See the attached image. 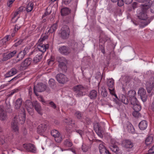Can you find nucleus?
I'll return each instance as SVG.
<instances>
[{
  "mask_svg": "<svg viewBox=\"0 0 154 154\" xmlns=\"http://www.w3.org/2000/svg\"><path fill=\"white\" fill-rule=\"evenodd\" d=\"M70 34V30L68 26L64 25L61 28L58 35L60 38L63 40L68 39Z\"/></svg>",
  "mask_w": 154,
  "mask_h": 154,
  "instance_id": "obj_1",
  "label": "nucleus"
},
{
  "mask_svg": "<svg viewBox=\"0 0 154 154\" xmlns=\"http://www.w3.org/2000/svg\"><path fill=\"white\" fill-rule=\"evenodd\" d=\"M147 10H144L143 11V9L141 8V11L139 14L138 16L139 19L143 20L142 22L144 24L145 26L149 24L152 20L151 18H149L146 14Z\"/></svg>",
  "mask_w": 154,
  "mask_h": 154,
  "instance_id": "obj_2",
  "label": "nucleus"
},
{
  "mask_svg": "<svg viewBox=\"0 0 154 154\" xmlns=\"http://www.w3.org/2000/svg\"><path fill=\"white\" fill-rule=\"evenodd\" d=\"M47 88L46 85L42 83H38L34 87V92L36 96H38V92H42L45 90Z\"/></svg>",
  "mask_w": 154,
  "mask_h": 154,
  "instance_id": "obj_3",
  "label": "nucleus"
},
{
  "mask_svg": "<svg viewBox=\"0 0 154 154\" xmlns=\"http://www.w3.org/2000/svg\"><path fill=\"white\" fill-rule=\"evenodd\" d=\"M140 2L143 3L141 5V8L143 9V11L147 10L154 5V1H152L150 0H141Z\"/></svg>",
  "mask_w": 154,
  "mask_h": 154,
  "instance_id": "obj_4",
  "label": "nucleus"
},
{
  "mask_svg": "<svg viewBox=\"0 0 154 154\" xmlns=\"http://www.w3.org/2000/svg\"><path fill=\"white\" fill-rule=\"evenodd\" d=\"M85 89V88L81 85H77L73 87V90L77 93L76 96L78 97L82 96L84 95L83 91Z\"/></svg>",
  "mask_w": 154,
  "mask_h": 154,
  "instance_id": "obj_5",
  "label": "nucleus"
},
{
  "mask_svg": "<svg viewBox=\"0 0 154 154\" xmlns=\"http://www.w3.org/2000/svg\"><path fill=\"white\" fill-rule=\"evenodd\" d=\"M48 44L45 45L41 43L38 45L37 49H35L33 51H37L38 53H42L43 54V53L46 51V49L48 48Z\"/></svg>",
  "mask_w": 154,
  "mask_h": 154,
  "instance_id": "obj_6",
  "label": "nucleus"
},
{
  "mask_svg": "<svg viewBox=\"0 0 154 154\" xmlns=\"http://www.w3.org/2000/svg\"><path fill=\"white\" fill-rule=\"evenodd\" d=\"M56 78L57 81L62 84H64L68 81V79L66 76L62 73L57 74Z\"/></svg>",
  "mask_w": 154,
  "mask_h": 154,
  "instance_id": "obj_7",
  "label": "nucleus"
},
{
  "mask_svg": "<svg viewBox=\"0 0 154 154\" xmlns=\"http://www.w3.org/2000/svg\"><path fill=\"white\" fill-rule=\"evenodd\" d=\"M138 94L140 96L143 102H146L147 99V95L146 94L145 90L143 88H140L138 92Z\"/></svg>",
  "mask_w": 154,
  "mask_h": 154,
  "instance_id": "obj_8",
  "label": "nucleus"
},
{
  "mask_svg": "<svg viewBox=\"0 0 154 154\" xmlns=\"http://www.w3.org/2000/svg\"><path fill=\"white\" fill-rule=\"evenodd\" d=\"M154 87V77L150 78L146 83V89L147 92L150 93Z\"/></svg>",
  "mask_w": 154,
  "mask_h": 154,
  "instance_id": "obj_9",
  "label": "nucleus"
},
{
  "mask_svg": "<svg viewBox=\"0 0 154 154\" xmlns=\"http://www.w3.org/2000/svg\"><path fill=\"white\" fill-rule=\"evenodd\" d=\"M58 51L61 54L64 55H67L71 53L69 48L66 46H63L60 47L58 49Z\"/></svg>",
  "mask_w": 154,
  "mask_h": 154,
  "instance_id": "obj_10",
  "label": "nucleus"
},
{
  "mask_svg": "<svg viewBox=\"0 0 154 154\" xmlns=\"http://www.w3.org/2000/svg\"><path fill=\"white\" fill-rule=\"evenodd\" d=\"M51 135L55 138V141L58 143L60 142L62 140V138L60 136V133L57 131L54 130L51 132Z\"/></svg>",
  "mask_w": 154,
  "mask_h": 154,
  "instance_id": "obj_11",
  "label": "nucleus"
},
{
  "mask_svg": "<svg viewBox=\"0 0 154 154\" xmlns=\"http://www.w3.org/2000/svg\"><path fill=\"white\" fill-rule=\"evenodd\" d=\"M26 107L29 113L32 114L33 111V102H31L29 100H27L25 102Z\"/></svg>",
  "mask_w": 154,
  "mask_h": 154,
  "instance_id": "obj_12",
  "label": "nucleus"
},
{
  "mask_svg": "<svg viewBox=\"0 0 154 154\" xmlns=\"http://www.w3.org/2000/svg\"><path fill=\"white\" fill-rule=\"evenodd\" d=\"M31 54L36 55L33 59V62L35 63L40 62L43 57V53H38L37 51H32L31 52Z\"/></svg>",
  "mask_w": 154,
  "mask_h": 154,
  "instance_id": "obj_13",
  "label": "nucleus"
},
{
  "mask_svg": "<svg viewBox=\"0 0 154 154\" xmlns=\"http://www.w3.org/2000/svg\"><path fill=\"white\" fill-rule=\"evenodd\" d=\"M94 129L97 135L101 138H102L104 131L102 129L98 124H97L96 125H95V126L94 127Z\"/></svg>",
  "mask_w": 154,
  "mask_h": 154,
  "instance_id": "obj_14",
  "label": "nucleus"
},
{
  "mask_svg": "<svg viewBox=\"0 0 154 154\" xmlns=\"http://www.w3.org/2000/svg\"><path fill=\"white\" fill-rule=\"evenodd\" d=\"M24 148L28 151L32 152H36V148L34 145L31 143L28 144H24L23 145Z\"/></svg>",
  "mask_w": 154,
  "mask_h": 154,
  "instance_id": "obj_15",
  "label": "nucleus"
},
{
  "mask_svg": "<svg viewBox=\"0 0 154 154\" xmlns=\"http://www.w3.org/2000/svg\"><path fill=\"white\" fill-rule=\"evenodd\" d=\"M122 144L124 147L127 149H131L134 146L133 142L129 140H125Z\"/></svg>",
  "mask_w": 154,
  "mask_h": 154,
  "instance_id": "obj_16",
  "label": "nucleus"
},
{
  "mask_svg": "<svg viewBox=\"0 0 154 154\" xmlns=\"http://www.w3.org/2000/svg\"><path fill=\"white\" fill-rule=\"evenodd\" d=\"M47 128V125L45 124H42L39 125L37 129L38 133L41 134L43 135V133L46 131Z\"/></svg>",
  "mask_w": 154,
  "mask_h": 154,
  "instance_id": "obj_17",
  "label": "nucleus"
},
{
  "mask_svg": "<svg viewBox=\"0 0 154 154\" xmlns=\"http://www.w3.org/2000/svg\"><path fill=\"white\" fill-rule=\"evenodd\" d=\"M18 117V116H17L14 117L11 123V128L15 132L17 131L18 130L17 126Z\"/></svg>",
  "mask_w": 154,
  "mask_h": 154,
  "instance_id": "obj_18",
  "label": "nucleus"
},
{
  "mask_svg": "<svg viewBox=\"0 0 154 154\" xmlns=\"http://www.w3.org/2000/svg\"><path fill=\"white\" fill-rule=\"evenodd\" d=\"M16 53L17 51L14 50L6 55L5 54L3 56V57L2 60L3 61L7 60H8L13 57Z\"/></svg>",
  "mask_w": 154,
  "mask_h": 154,
  "instance_id": "obj_19",
  "label": "nucleus"
},
{
  "mask_svg": "<svg viewBox=\"0 0 154 154\" xmlns=\"http://www.w3.org/2000/svg\"><path fill=\"white\" fill-rule=\"evenodd\" d=\"M33 107L37 112L41 115H42V108L40 104L36 101H33Z\"/></svg>",
  "mask_w": 154,
  "mask_h": 154,
  "instance_id": "obj_20",
  "label": "nucleus"
},
{
  "mask_svg": "<svg viewBox=\"0 0 154 154\" xmlns=\"http://www.w3.org/2000/svg\"><path fill=\"white\" fill-rule=\"evenodd\" d=\"M32 60V59L31 58L26 59L21 63L20 66L21 67H22L23 69H25L27 67L31 64Z\"/></svg>",
  "mask_w": 154,
  "mask_h": 154,
  "instance_id": "obj_21",
  "label": "nucleus"
},
{
  "mask_svg": "<svg viewBox=\"0 0 154 154\" xmlns=\"http://www.w3.org/2000/svg\"><path fill=\"white\" fill-rule=\"evenodd\" d=\"M110 149L116 154H122V152L119 148L116 145L112 144L110 146Z\"/></svg>",
  "mask_w": 154,
  "mask_h": 154,
  "instance_id": "obj_22",
  "label": "nucleus"
},
{
  "mask_svg": "<svg viewBox=\"0 0 154 154\" xmlns=\"http://www.w3.org/2000/svg\"><path fill=\"white\" fill-rule=\"evenodd\" d=\"M99 148L101 154H111L104 146L103 143L99 144Z\"/></svg>",
  "mask_w": 154,
  "mask_h": 154,
  "instance_id": "obj_23",
  "label": "nucleus"
},
{
  "mask_svg": "<svg viewBox=\"0 0 154 154\" xmlns=\"http://www.w3.org/2000/svg\"><path fill=\"white\" fill-rule=\"evenodd\" d=\"M69 46L73 51H76L78 49V44L77 42L74 40H71L69 42Z\"/></svg>",
  "mask_w": 154,
  "mask_h": 154,
  "instance_id": "obj_24",
  "label": "nucleus"
},
{
  "mask_svg": "<svg viewBox=\"0 0 154 154\" xmlns=\"http://www.w3.org/2000/svg\"><path fill=\"white\" fill-rule=\"evenodd\" d=\"M147 127V122L145 120H143L140 122L139 124V127L141 130H145Z\"/></svg>",
  "mask_w": 154,
  "mask_h": 154,
  "instance_id": "obj_25",
  "label": "nucleus"
},
{
  "mask_svg": "<svg viewBox=\"0 0 154 154\" xmlns=\"http://www.w3.org/2000/svg\"><path fill=\"white\" fill-rule=\"evenodd\" d=\"M7 116L6 112L0 106V119L2 120H5L7 119Z\"/></svg>",
  "mask_w": 154,
  "mask_h": 154,
  "instance_id": "obj_26",
  "label": "nucleus"
},
{
  "mask_svg": "<svg viewBox=\"0 0 154 154\" xmlns=\"http://www.w3.org/2000/svg\"><path fill=\"white\" fill-rule=\"evenodd\" d=\"M17 72V70L15 68H12L6 74L7 77L11 76L15 74Z\"/></svg>",
  "mask_w": 154,
  "mask_h": 154,
  "instance_id": "obj_27",
  "label": "nucleus"
},
{
  "mask_svg": "<svg viewBox=\"0 0 154 154\" xmlns=\"http://www.w3.org/2000/svg\"><path fill=\"white\" fill-rule=\"evenodd\" d=\"M97 94V93L96 91L92 90L90 91L88 96L91 99H94L96 98Z\"/></svg>",
  "mask_w": 154,
  "mask_h": 154,
  "instance_id": "obj_28",
  "label": "nucleus"
},
{
  "mask_svg": "<svg viewBox=\"0 0 154 154\" xmlns=\"http://www.w3.org/2000/svg\"><path fill=\"white\" fill-rule=\"evenodd\" d=\"M70 10L68 8H63L61 10V15L64 16L68 14L70 12Z\"/></svg>",
  "mask_w": 154,
  "mask_h": 154,
  "instance_id": "obj_29",
  "label": "nucleus"
},
{
  "mask_svg": "<svg viewBox=\"0 0 154 154\" xmlns=\"http://www.w3.org/2000/svg\"><path fill=\"white\" fill-rule=\"evenodd\" d=\"M126 125V129L128 132L132 133L134 131V128L131 123L127 122Z\"/></svg>",
  "mask_w": 154,
  "mask_h": 154,
  "instance_id": "obj_30",
  "label": "nucleus"
},
{
  "mask_svg": "<svg viewBox=\"0 0 154 154\" xmlns=\"http://www.w3.org/2000/svg\"><path fill=\"white\" fill-rule=\"evenodd\" d=\"M22 100L21 98H18L16 101L14 108L15 109H18L22 105Z\"/></svg>",
  "mask_w": 154,
  "mask_h": 154,
  "instance_id": "obj_31",
  "label": "nucleus"
},
{
  "mask_svg": "<svg viewBox=\"0 0 154 154\" xmlns=\"http://www.w3.org/2000/svg\"><path fill=\"white\" fill-rule=\"evenodd\" d=\"M114 80L112 79H109L107 81L106 84L109 89L113 88L114 87Z\"/></svg>",
  "mask_w": 154,
  "mask_h": 154,
  "instance_id": "obj_32",
  "label": "nucleus"
},
{
  "mask_svg": "<svg viewBox=\"0 0 154 154\" xmlns=\"http://www.w3.org/2000/svg\"><path fill=\"white\" fill-rule=\"evenodd\" d=\"M127 94L129 99L136 97L137 95V94L135 91L132 90L129 91L127 93Z\"/></svg>",
  "mask_w": 154,
  "mask_h": 154,
  "instance_id": "obj_33",
  "label": "nucleus"
},
{
  "mask_svg": "<svg viewBox=\"0 0 154 154\" xmlns=\"http://www.w3.org/2000/svg\"><path fill=\"white\" fill-rule=\"evenodd\" d=\"M25 56L24 54L23 53L22 51H20L17 56V59L16 60V62L17 63L21 60Z\"/></svg>",
  "mask_w": 154,
  "mask_h": 154,
  "instance_id": "obj_34",
  "label": "nucleus"
},
{
  "mask_svg": "<svg viewBox=\"0 0 154 154\" xmlns=\"http://www.w3.org/2000/svg\"><path fill=\"white\" fill-rule=\"evenodd\" d=\"M133 109L134 111H140L141 109V106L139 102L138 103L135 104L133 105Z\"/></svg>",
  "mask_w": 154,
  "mask_h": 154,
  "instance_id": "obj_35",
  "label": "nucleus"
},
{
  "mask_svg": "<svg viewBox=\"0 0 154 154\" xmlns=\"http://www.w3.org/2000/svg\"><path fill=\"white\" fill-rule=\"evenodd\" d=\"M66 63H59V67L64 72H66L67 70Z\"/></svg>",
  "mask_w": 154,
  "mask_h": 154,
  "instance_id": "obj_36",
  "label": "nucleus"
},
{
  "mask_svg": "<svg viewBox=\"0 0 154 154\" xmlns=\"http://www.w3.org/2000/svg\"><path fill=\"white\" fill-rule=\"evenodd\" d=\"M153 140V137L152 136H148L145 140V143L146 145H149L152 142Z\"/></svg>",
  "mask_w": 154,
  "mask_h": 154,
  "instance_id": "obj_37",
  "label": "nucleus"
},
{
  "mask_svg": "<svg viewBox=\"0 0 154 154\" xmlns=\"http://www.w3.org/2000/svg\"><path fill=\"white\" fill-rule=\"evenodd\" d=\"M101 94L103 97H106L107 96V93L106 89L104 87H102L101 88Z\"/></svg>",
  "mask_w": 154,
  "mask_h": 154,
  "instance_id": "obj_38",
  "label": "nucleus"
},
{
  "mask_svg": "<svg viewBox=\"0 0 154 154\" xmlns=\"http://www.w3.org/2000/svg\"><path fill=\"white\" fill-rule=\"evenodd\" d=\"M63 121L64 122L66 123L67 125H71L75 124L74 122L71 119L69 118L65 119Z\"/></svg>",
  "mask_w": 154,
  "mask_h": 154,
  "instance_id": "obj_39",
  "label": "nucleus"
},
{
  "mask_svg": "<svg viewBox=\"0 0 154 154\" xmlns=\"http://www.w3.org/2000/svg\"><path fill=\"white\" fill-rule=\"evenodd\" d=\"M33 8V4L32 3H29L28 5L27 6L26 8V11L27 12H29L31 11Z\"/></svg>",
  "mask_w": 154,
  "mask_h": 154,
  "instance_id": "obj_40",
  "label": "nucleus"
},
{
  "mask_svg": "<svg viewBox=\"0 0 154 154\" xmlns=\"http://www.w3.org/2000/svg\"><path fill=\"white\" fill-rule=\"evenodd\" d=\"M64 144L67 147H71L73 145L72 141L69 139H66L64 141Z\"/></svg>",
  "mask_w": 154,
  "mask_h": 154,
  "instance_id": "obj_41",
  "label": "nucleus"
},
{
  "mask_svg": "<svg viewBox=\"0 0 154 154\" xmlns=\"http://www.w3.org/2000/svg\"><path fill=\"white\" fill-rule=\"evenodd\" d=\"M57 28V26L55 25H53L51 26L50 28L48 30V32L50 33H53L55 32Z\"/></svg>",
  "mask_w": 154,
  "mask_h": 154,
  "instance_id": "obj_42",
  "label": "nucleus"
},
{
  "mask_svg": "<svg viewBox=\"0 0 154 154\" xmlns=\"http://www.w3.org/2000/svg\"><path fill=\"white\" fill-rule=\"evenodd\" d=\"M129 100L131 103L133 105L139 102L136 97L130 98Z\"/></svg>",
  "mask_w": 154,
  "mask_h": 154,
  "instance_id": "obj_43",
  "label": "nucleus"
},
{
  "mask_svg": "<svg viewBox=\"0 0 154 154\" xmlns=\"http://www.w3.org/2000/svg\"><path fill=\"white\" fill-rule=\"evenodd\" d=\"M57 61L59 63H67V60L66 59L63 57H59L57 58Z\"/></svg>",
  "mask_w": 154,
  "mask_h": 154,
  "instance_id": "obj_44",
  "label": "nucleus"
},
{
  "mask_svg": "<svg viewBox=\"0 0 154 154\" xmlns=\"http://www.w3.org/2000/svg\"><path fill=\"white\" fill-rule=\"evenodd\" d=\"M48 83L50 87H52L54 86L55 84V80L53 79H51L49 81Z\"/></svg>",
  "mask_w": 154,
  "mask_h": 154,
  "instance_id": "obj_45",
  "label": "nucleus"
},
{
  "mask_svg": "<svg viewBox=\"0 0 154 154\" xmlns=\"http://www.w3.org/2000/svg\"><path fill=\"white\" fill-rule=\"evenodd\" d=\"M122 103L125 104H128L129 102L128 99L125 96L122 97Z\"/></svg>",
  "mask_w": 154,
  "mask_h": 154,
  "instance_id": "obj_46",
  "label": "nucleus"
},
{
  "mask_svg": "<svg viewBox=\"0 0 154 154\" xmlns=\"http://www.w3.org/2000/svg\"><path fill=\"white\" fill-rule=\"evenodd\" d=\"M46 104L54 109H55L56 108L57 106L56 105L53 101H50L48 103H47Z\"/></svg>",
  "mask_w": 154,
  "mask_h": 154,
  "instance_id": "obj_47",
  "label": "nucleus"
},
{
  "mask_svg": "<svg viewBox=\"0 0 154 154\" xmlns=\"http://www.w3.org/2000/svg\"><path fill=\"white\" fill-rule=\"evenodd\" d=\"M139 111H134L132 113L133 116L135 117H139L141 116V115Z\"/></svg>",
  "mask_w": 154,
  "mask_h": 154,
  "instance_id": "obj_48",
  "label": "nucleus"
},
{
  "mask_svg": "<svg viewBox=\"0 0 154 154\" xmlns=\"http://www.w3.org/2000/svg\"><path fill=\"white\" fill-rule=\"evenodd\" d=\"M109 91L110 92V94L115 96V97L116 98H117V95L115 94V92H114V88H111L110 89H109Z\"/></svg>",
  "mask_w": 154,
  "mask_h": 154,
  "instance_id": "obj_49",
  "label": "nucleus"
},
{
  "mask_svg": "<svg viewBox=\"0 0 154 154\" xmlns=\"http://www.w3.org/2000/svg\"><path fill=\"white\" fill-rule=\"evenodd\" d=\"M88 147L86 145L84 144L82 145V149L84 152H86L88 151Z\"/></svg>",
  "mask_w": 154,
  "mask_h": 154,
  "instance_id": "obj_50",
  "label": "nucleus"
},
{
  "mask_svg": "<svg viewBox=\"0 0 154 154\" xmlns=\"http://www.w3.org/2000/svg\"><path fill=\"white\" fill-rule=\"evenodd\" d=\"M75 131L77 133L79 134L81 137H82V135L84 134V131L80 129H75Z\"/></svg>",
  "mask_w": 154,
  "mask_h": 154,
  "instance_id": "obj_51",
  "label": "nucleus"
},
{
  "mask_svg": "<svg viewBox=\"0 0 154 154\" xmlns=\"http://www.w3.org/2000/svg\"><path fill=\"white\" fill-rule=\"evenodd\" d=\"M15 1V0H8L7 2L8 6L9 7H11L13 3Z\"/></svg>",
  "mask_w": 154,
  "mask_h": 154,
  "instance_id": "obj_52",
  "label": "nucleus"
},
{
  "mask_svg": "<svg viewBox=\"0 0 154 154\" xmlns=\"http://www.w3.org/2000/svg\"><path fill=\"white\" fill-rule=\"evenodd\" d=\"M75 116L78 119H80L82 116V114L81 112L79 111H76L75 113Z\"/></svg>",
  "mask_w": 154,
  "mask_h": 154,
  "instance_id": "obj_53",
  "label": "nucleus"
},
{
  "mask_svg": "<svg viewBox=\"0 0 154 154\" xmlns=\"http://www.w3.org/2000/svg\"><path fill=\"white\" fill-rule=\"evenodd\" d=\"M100 36L102 38H103L105 39L106 41H107L108 39H109V38L108 37L107 35H105L102 32L100 35Z\"/></svg>",
  "mask_w": 154,
  "mask_h": 154,
  "instance_id": "obj_54",
  "label": "nucleus"
},
{
  "mask_svg": "<svg viewBox=\"0 0 154 154\" xmlns=\"http://www.w3.org/2000/svg\"><path fill=\"white\" fill-rule=\"evenodd\" d=\"M48 8H47L46 9V11L44 14L43 15L42 17L43 18L45 17L46 16L50 14L51 13V11H50L49 12H48Z\"/></svg>",
  "mask_w": 154,
  "mask_h": 154,
  "instance_id": "obj_55",
  "label": "nucleus"
},
{
  "mask_svg": "<svg viewBox=\"0 0 154 154\" xmlns=\"http://www.w3.org/2000/svg\"><path fill=\"white\" fill-rule=\"evenodd\" d=\"M117 4L119 6H122L124 5V1L123 0H118Z\"/></svg>",
  "mask_w": 154,
  "mask_h": 154,
  "instance_id": "obj_56",
  "label": "nucleus"
},
{
  "mask_svg": "<svg viewBox=\"0 0 154 154\" xmlns=\"http://www.w3.org/2000/svg\"><path fill=\"white\" fill-rule=\"evenodd\" d=\"M29 49L28 48H25L24 50L22 51V53L25 55L29 51Z\"/></svg>",
  "mask_w": 154,
  "mask_h": 154,
  "instance_id": "obj_57",
  "label": "nucleus"
},
{
  "mask_svg": "<svg viewBox=\"0 0 154 154\" xmlns=\"http://www.w3.org/2000/svg\"><path fill=\"white\" fill-rule=\"evenodd\" d=\"M99 47L101 51L103 54L105 53V51L104 49V46H103L102 45L99 44Z\"/></svg>",
  "mask_w": 154,
  "mask_h": 154,
  "instance_id": "obj_58",
  "label": "nucleus"
},
{
  "mask_svg": "<svg viewBox=\"0 0 154 154\" xmlns=\"http://www.w3.org/2000/svg\"><path fill=\"white\" fill-rule=\"evenodd\" d=\"M6 43L3 39L0 40V47L5 45Z\"/></svg>",
  "mask_w": 154,
  "mask_h": 154,
  "instance_id": "obj_59",
  "label": "nucleus"
},
{
  "mask_svg": "<svg viewBox=\"0 0 154 154\" xmlns=\"http://www.w3.org/2000/svg\"><path fill=\"white\" fill-rule=\"evenodd\" d=\"M148 153L151 154L154 153V145L148 150Z\"/></svg>",
  "mask_w": 154,
  "mask_h": 154,
  "instance_id": "obj_60",
  "label": "nucleus"
},
{
  "mask_svg": "<svg viewBox=\"0 0 154 154\" xmlns=\"http://www.w3.org/2000/svg\"><path fill=\"white\" fill-rule=\"evenodd\" d=\"M10 35H7L4 38H3V39L6 42H7L9 41L10 39Z\"/></svg>",
  "mask_w": 154,
  "mask_h": 154,
  "instance_id": "obj_61",
  "label": "nucleus"
},
{
  "mask_svg": "<svg viewBox=\"0 0 154 154\" xmlns=\"http://www.w3.org/2000/svg\"><path fill=\"white\" fill-rule=\"evenodd\" d=\"M137 3L136 2H134L132 4V6L134 9L137 7Z\"/></svg>",
  "mask_w": 154,
  "mask_h": 154,
  "instance_id": "obj_62",
  "label": "nucleus"
},
{
  "mask_svg": "<svg viewBox=\"0 0 154 154\" xmlns=\"http://www.w3.org/2000/svg\"><path fill=\"white\" fill-rule=\"evenodd\" d=\"M133 0H125V2L126 4H129L131 3Z\"/></svg>",
  "mask_w": 154,
  "mask_h": 154,
  "instance_id": "obj_63",
  "label": "nucleus"
},
{
  "mask_svg": "<svg viewBox=\"0 0 154 154\" xmlns=\"http://www.w3.org/2000/svg\"><path fill=\"white\" fill-rule=\"evenodd\" d=\"M18 91V89L13 90L11 92V93L10 94V95H13L16 92H17Z\"/></svg>",
  "mask_w": 154,
  "mask_h": 154,
  "instance_id": "obj_64",
  "label": "nucleus"
}]
</instances>
